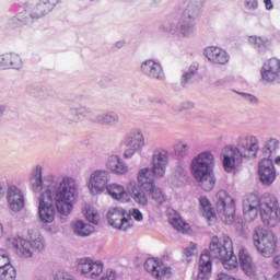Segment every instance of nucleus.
Listing matches in <instances>:
<instances>
[{"label": "nucleus", "mask_w": 280, "mask_h": 280, "mask_svg": "<svg viewBox=\"0 0 280 280\" xmlns=\"http://www.w3.org/2000/svg\"><path fill=\"white\" fill-rule=\"evenodd\" d=\"M46 189L38 198V215L46 224L56 220V209L61 215H69L78 200L79 185L73 177L63 176L59 182L54 175L44 177Z\"/></svg>", "instance_id": "nucleus-1"}, {"label": "nucleus", "mask_w": 280, "mask_h": 280, "mask_svg": "<svg viewBox=\"0 0 280 280\" xmlns=\"http://www.w3.org/2000/svg\"><path fill=\"white\" fill-rule=\"evenodd\" d=\"M212 259H220L225 270H235L237 260L233 256V241L224 235L221 238L213 236L210 243V250H205L199 259V275L197 280H209L207 275H211Z\"/></svg>", "instance_id": "nucleus-2"}, {"label": "nucleus", "mask_w": 280, "mask_h": 280, "mask_svg": "<svg viewBox=\"0 0 280 280\" xmlns=\"http://www.w3.org/2000/svg\"><path fill=\"white\" fill-rule=\"evenodd\" d=\"M243 213L247 222H253L260 213L261 222L273 229L280 222L279 199L275 195H265L259 201V197L249 195L243 200Z\"/></svg>", "instance_id": "nucleus-3"}, {"label": "nucleus", "mask_w": 280, "mask_h": 280, "mask_svg": "<svg viewBox=\"0 0 280 280\" xmlns=\"http://www.w3.org/2000/svg\"><path fill=\"white\" fill-rule=\"evenodd\" d=\"M259 152V138L253 133H243L237 138L236 147L228 145L222 150V165L229 174L235 172L245 161H252Z\"/></svg>", "instance_id": "nucleus-4"}, {"label": "nucleus", "mask_w": 280, "mask_h": 280, "mask_svg": "<svg viewBox=\"0 0 280 280\" xmlns=\"http://www.w3.org/2000/svg\"><path fill=\"white\" fill-rule=\"evenodd\" d=\"M205 0H187V5L182 14L178 23L168 22L163 24L161 32H167L173 36H182L183 38H189L192 34H196V19L200 16V10Z\"/></svg>", "instance_id": "nucleus-5"}, {"label": "nucleus", "mask_w": 280, "mask_h": 280, "mask_svg": "<svg viewBox=\"0 0 280 280\" xmlns=\"http://www.w3.org/2000/svg\"><path fill=\"white\" fill-rule=\"evenodd\" d=\"M170 165V151L165 148H158L153 150L151 155V168L144 167L138 172L137 180L138 191H144L149 185H154V178H163Z\"/></svg>", "instance_id": "nucleus-6"}, {"label": "nucleus", "mask_w": 280, "mask_h": 280, "mask_svg": "<svg viewBox=\"0 0 280 280\" xmlns=\"http://www.w3.org/2000/svg\"><path fill=\"white\" fill-rule=\"evenodd\" d=\"M213 167H215V156L211 151L197 154L190 162L191 174L203 191H211L215 187Z\"/></svg>", "instance_id": "nucleus-7"}, {"label": "nucleus", "mask_w": 280, "mask_h": 280, "mask_svg": "<svg viewBox=\"0 0 280 280\" xmlns=\"http://www.w3.org/2000/svg\"><path fill=\"white\" fill-rule=\"evenodd\" d=\"M127 189L130 191L135 202L142 205V207H147L148 198L153 200L154 205H158V207L167 202V196H165V192H163V190L155 184L149 185L144 190L139 191V188H137V182H129Z\"/></svg>", "instance_id": "nucleus-8"}, {"label": "nucleus", "mask_w": 280, "mask_h": 280, "mask_svg": "<svg viewBox=\"0 0 280 280\" xmlns=\"http://www.w3.org/2000/svg\"><path fill=\"white\" fill-rule=\"evenodd\" d=\"M253 242L261 257L270 258L277 253V237L272 232L261 226L254 229Z\"/></svg>", "instance_id": "nucleus-9"}, {"label": "nucleus", "mask_w": 280, "mask_h": 280, "mask_svg": "<svg viewBox=\"0 0 280 280\" xmlns=\"http://www.w3.org/2000/svg\"><path fill=\"white\" fill-rule=\"evenodd\" d=\"M217 211L225 224H232L235 220V199L229 196L226 190H220L215 196Z\"/></svg>", "instance_id": "nucleus-10"}, {"label": "nucleus", "mask_w": 280, "mask_h": 280, "mask_svg": "<svg viewBox=\"0 0 280 280\" xmlns=\"http://www.w3.org/2000/svg\"><path fill=\"white\" fill-rule=\"evenodd\" d=\"M124 159H132L133 154L145 148V136L141 129H133L125 135Z\"/></svg>", "instance_id": "nucleus-11"}, {"label": "nucleus", "mask_w": 280, "mask_h": 280, "mask_svg": "<svg viewBox=\"0 0 280 280\" xmlns=\"http://www.w3.org/2000/svg\"><path fill=\"white\" fill-rule=\"evenodd\" d=\"M108 224L118 231H130L135 226V221L130 218V214L119 207H115L107 212Z\"/></svg>", "instance_id": "nucleus-12"}, {"label": "nucleus", "mask_w": 280, "mask_h": 280, "mask_svg": "<svg viewBox=\"0 0 280 280\" xmlns=\"http://www.w3.org/2000/svg\"><path fill=\"white\" fill-rule=\"evenodd\" d=\"M110 180V173L106 170H96L90 175L88 189L92 196H100L104 194Z\"/></svg>", "instance_id": "nucleus-13"}, {"label": "nucleus", "mask_w": 280, "mask_h": 280, "mask_svg": "<svg viewBox=\"0 0 280 280\" xmlns=\"http://www.w3.org/2000/svg\"><path fill=\"white\" fill-rule=\"evenodd\" d=\"M77 270L86 279H97L104 272V264L100 260L94 261L89 257L77 260Z\"/></svg>", "instance_id": "nucleus-14"}, {"label": "nucleus", "mask_w": 280, "mask_h": 280, "mask_svg": "<svg viewBox=\"0 0 280 280\" xmlns=\"http://www.w3.org/2000/svg\"><path fill=\"white\" fill-rule=\"evenodd\" d=\"M258 175L260 183L266 187H270L275 180H277V168H275V162L270 158H264L258 163Z\"/></svg>", "instance_id": "nucleus-15"}, {"label": "nucleus", "mask_w": 280, "mask_h": 280, "mask_svg": "<svg viewBox=\"0 0 280 280\" xmlns=\"http://www.w3.org/2000/svg\"><path fill=\"white\" fill-rule=\"evenodd\" d=\"M260 73L265 82H269V84H280V60L271 58L265 61Z\"/></svg>", "instance_id": "nucleus-16"}, {"label": "nucleus", "mask_w": 280, "mask_h": 280, "mask_svg": "<svg viewBox=\"0 0 280 280\" xmlns=\"http://www.w3.org/2000/svg\"><path fill=\"white\" fill-rule=\"evenodd\" d=\"M7 202L9 209L15 213L25 208V195L19 187L11 185L7 190Z\"/></svg>", "instance_id": "nucleus-17"}, {"label": "nucleus", "mask_w": 280, "mask_h": 280, "mask_svg": "<svg viewBox=\"0 0 280 280\" xmlns=\"http://www.w3.org/2000/svg\"><path fill=\"white\" fill-rule=\"evenodd\" d=\"M144 270L159 280L163 279V277H172V268L163 266V261L155 258L145 260Z\"/></svg>", "instance_id": "nucleus-18"}, {"label": "nucleus", "mask_w": 280, "mask_h": 280, "mask_svg": "<svg viewBox=\"0 0 280 280\" xmlns=\"http://www.w3.org/2000/svg\"><path fill=\"white\" fill-rule=\"evenodd\" d=\"M140 69L143 75H147V78H150L151 80H165V72L163 71V67L161 63L152 59L143 61L140 66Z\"/></svg>", "instance_id": "nucleus-19"}, {"label": "nucleus", "mask_w": 280, "mask_h": 280, "mask_svg": "<svg viewBox=\"0 0 280 280\" xmlns=\"http://www.w3.org/2000/svg\"><path fill=\"white\" fill-rule=\"evenodd\" d=\"M11 244L20 257H23L24 259L34 257V248H32V243L23 240L21 236L11 238Z\"/></svg>", "instance_id": "nucleus-20"}, {"label": "nucleus", "mask_w": 280, "mask_h": 280, "mask_svg": "<svg viewBox=\"0 0 280 280\" xmlns=\"http://www.w3.org/2000/svg\"><path fill=\"white\" fill-rule=\"evenodd\" d=\"M205 56L214 65H226L229 62V54L220 47L210 46L206 48Z\"/></svg>", "instance_id": "nucleus-21"}, {"label": "nucleus", "mask_w": 280, "mask_h": 280, "mask_svg": "<svg viewBox=\"0 0 280 280\" xmlns=\"http://www.w3.org/2000/svg\"><path fill=\"white\" fill-rule=\"evenodd\" d=\"M58 3V0H42L32 11V14H28V19L34 21V19H43L45 14H49Z\"/></svg>", "instance_id": "nucleus-22"}, {"label": "nucleus", "mask_w": 280, "mask_h": 280, "mask_svg": "<svg viewBox=\"0 0 280 280\" xmlns=\"http://www.w3.org/2000/svg\"><path fill=\"white\" fill-rule=\"evenodd\" d=\"M105 165L107 170H110L113 174H117L118 176H124L129 172L128 165L125 164L119 155H109Z\"/></svg>", "instance_id": "nucleus-23"}, {"label": "nucleus", "mask_w": 280, "mask_h": 280, "mask_svg": "<svg viewBox=\"0 0 280 280\" xmlns=\"http://www.w3.org/2000/svg\"><path fill=\"white\" fill-rule=\"evenodd\" d=\"M238 257L243 272H245L247 277L255 276V270L257 269V267L255 266V262H253V257H250L248 250L241 249L238 253Z\"/></svg>", "instance_id": "nucleus-24"}, {"label": "nucleus", "mask_w": 280, "mask_h": 280, "mask_svg": "<svg viewBox=\"0 0 280 280\" xmlns=\"http://www.w3.org/2000/svg\"><path fill=\"white\" fill-rule=\"evenodd\" d=\"M30 185L35 194H40V191H43V187H45V183L43 180V166L37 165L32 170L30 175Z\"/></svg>", "instance_id": "nucleus-25"}, {"label": "nucleus", "mask_w": 280, "mask_h": 280, "mask_svg": "<svg viewBox=\"0 0 280 280\" xmlns=\"http://www.w3.org/2000/svg\"><path fill=\"white\" fill-rule=\"evenodd\" d=\"M105 191H107L114 200H118V202H128V192L122 185L109 184Z\"/></svg>", "instance_id": "nucleus-26"}, {"label": "nucleus", "mask_w": 280, "mask_h": 280, "mask_svg": "<svg viewBox=\"0 0 280 280\" xmlns=\"http://www.w3.org/2000/svg\"><path fill=\"white\" fill-rule=\"evenodd\" d=\"M92 122L100 126H117L119 124V115L114 112L98 114L92 119Z\"/></svg>", "instance_id": "nucleus-27"}, {"label": "nucleus", "mask_w": 280, "mask_h": 280, "mask_svg": "<svg viewBox=\"0 0 280 280\" xmlns=\"http://www.w3.org/2000/svg\"><path fill=\"white\" fill-rule=\"evenodd\" d=\"M173 150L177 159H189L191 156V142L178 140L174 143Z\"/></svg>", "instance_id": "nucleus-28"}, {"label": "nucleus", "mask_w": 280, "mask_h": 280, "mask_svg": "<svg viewBox=\"0 0 280 280\" xmlns=\"http://www.w3.org/2000/svg\"><path fill=\"white\" fill-rule=\"evenodd\" d=\"M89 115H91V109L86 106L71 107L68 112V119L72 124H78L82 117H89Z\"/></svg>", "instance_id": "nucleus-29"}, {"label": "nucleus", "mask_w": 280, "mask_h": 280, "mask_svg": "<svg viewBox=\"0 0 280 280\" xmlns=\"http://www.w3.org/2000/svg\"><path fill=\"white\" fill-rule=\"evenodd\" d=\"M199 205L201 207V213L206 220H208L209 224H213L215 222V212H213V208H211V202L206 197H201L199 199Z\"/></svg>", "instance_id": "nucleus-30"}, {"label": "nucleus", "mask_w": 280, "mask_h": 280, "mask_svg": "<svg viewBox=\"0 0 280 280\" xmlns=\"http://www.w3.org/2000/svg\"><path fill=\"white\" fill-rule=\"evenodd\" d=\"M168 222L179 233H187V231H189V224L183 221L180 215L176 212H174L173 214L170 212Z\"/></svg>", "instance_id": "nucleus-31"}, {"label": "nucleus", "mask_w": 280, "mask_h": 280, "mask_svg": "<svg viewBox=\"0 0 280 280\" xmlns=\"http://www.w3.org/2000/svg\"><path fill=\"white\" fill-rule=\"evenodd\" d=\"M28 23H32L30 13L21 12L16 16L11 18L8 21V27H11V30H15V27H23V25H27Z\"/></svg>", "instance_id": "nucleus-32"}, {"label": "nucleus", "mask_w": 280, "mask_h": 280, "mask_svg": "<svg viewBox=\"0 0 280 280\" xmlns=\"http://www.w3.org/2000/svg\"><path fill=\"white\" fill-rule=\"evenodd\" d=\"M279 145H280L279 139L269 138L262 148V154L265 159H272V156L277 154V150H279Z\"/></svg>", "instance_id": "nucleus-33"}, {"label": "nucleus", "mask_w": 280, "mask_h": 280, "mask_svg": "<svg viewBox=\"0 0 280 280\" xmlns=\"http://www.w3.org/2000/svg\"><path fill=\"white\" fill-rule=\"evenodd\" d=\"M73 231L74 235H78L79 237H89V235H91L95 229L91 224L85 223L82 220H78L74 223Z\"/></svg>", "instance_id": "nucleus-34"}, {"label": "nucleus", "mask_w": 280, "mask_h": 280, "mask_svg": "<svg viewBox=\"0 0 280 280\" xmlns=\"http://www.w3.org/2000/svg\"><path fill=\"white\" fill-rule=\"evenodd\" d=\"M0 280H16V269L12 265L0 268Z\"/></svg>", "instance_id": "nucleus-35"}, {"label": "nucleus", "mask_w": 280, "mask_h": 280, "mask_svg": "<svg viewBox=\"0 0 280 280\" xmlns=\"http://www.w3.org/2000/svg\"><path fill=\"white\" fill-rule=\"evenodd\" d=\"M5 55L7 58L9 59L7 60L9 69H21V65H23V61L21 60V57L18 54L10 52Z\"/></svg>", "instance_id": "nucleus-36"}, {"label": "nucleus", "mask_w": 280, "mask_h": 280, "mask_svg": "<svg viewBox=\"0 0 280 280\" xmlns=\"http://www.w3.org/2000/svg\"><path fill=\"white\" fill-rule=\"evenodd\" d=\"M198 71V63H192L188 71H186L183 77H182V85L183 86H187V84L189 83V80H191V78H194V75H196Z\"/></svg>", "instance_id": "nucleus-37"}, {"label": "nucleus", "mask_w": 280, "mask_h": 280, "mask_svg": "<svg viewBox=\"0 0 280 280\" xmlns=\"http://www.w3.org/2000/svg\"><path fill=\"white\" fill-rule=\"evenodd\" d=\"M86 220L91 222L92 224H100V214L97 211L89 208L83 211Z\"/></svg>", "instance_id": "nucleus-38"}, {"label": "nucleus", "mask_w": 280, "mask_h": 280, "mask_svg": "<svg viewBox=\"0 0 280 280\" xmlns=\"http://www.w3.org/2000/svg\"><path fill=\"white\" fill-rule=\"evenodd\" d=\"M10 265V253L8 250L0 248V268H5Z\"/></svg>", "instance_id": "nucleus-39"}, {"label": "nucleus", "mask_w": 280, "mask_h": 280, "mask_svg": "<svg viewBox=\"0 0 280 280\" xmlns=\"http://www.w3.org/2000/svg\"><path fill=\"white\" fill-rule=\"evenodd\" d=\"M31 247L34 250H38V253H40V250H45V243L43 242V237H37L35 240H33L31 242Z\"/></svg>", "instance_id": "nucleus-40"}, {"label": "nucleus", "mask_w": 280, "mask_h": 280, "mask_svg": "<svg viewBox=\"0 0 280 280\" xmlns=\"http://www.w3.org/2000/svg\"><path fill=\"white\" fill-rule=\"evenodd\" d=\"M54 280H77L71 273L65 271H58L54 275Z\"/></svg>", "instance_id": "nucleus-41"}, {"label": "nucleus", "mask_w": 280, "mask_h": 280, "mask_svg": "<svg viewBox=\"0 0 280 280\" xmlns=\"http://www.w3.org/2000/svg\"><path fill=\"white\" fill-rule=\"evenodd\" d=\"M127 215H129V218H133L137 222H141L143 220V213H141L139 209L129 210Z\"/></svg>", "instance_id": "nucleus-42"}, {"label": "nucleus", "mask_w": 280, "mask_h": 280, "mask_svg": "<svg viewBox=\"0 0 280 280\" xmlns=\"http://www.w3.org/2000/svg\"><path fill=\"white\" fill-rule=\"evenodd\" d=\"M248 40L250 45H253V47H255L256 49H260V47H264L265 45L264 39H261V37L250 36Z\"/></svg>", "instance_id": "nucleus-43"}, {"label": "nucleus", "mask_w": 280, "mask_h": 280, "mask_svg": "<svg viewBox=\"0 0 280 280\" xmlns=\"http://www.w3.org/2000/svg\"><path fill=\"white\" fill-rule=\"evenodd\" d=\"M197 254H198V247L194 243H191L189 247H186L184 249V255L186 257H194V255H197Z\"/></svg>", "instance_id": "nucleus-44"}, {"label": "nucleus", "mask_w": 280, "mask_h": 280, "mask_svg": "<svg viewBox=\"0 0 280 280\" xmlns=\"http://www.w3.org/2000/svg\"><path fill=\"white\" fill-rule=\"evenodd\" d=\"M117 279V272L113 269H108L101 278V280H115Z\"/></svg>", "instance_id": "nucleus-45"}, {"label": "nucleus", "mask_w": 280, "mask_h": 280, "mask_svg": "<svg viewBox=\"0 0 280 280\" xmlns=\"http://www.w3.org/2000/svg\"><path fill=\"white\" fill-rule=\"evenodd\" d=\"M245 8L246 10H257V8H259V2L257 0H246Z\"/></svg>", "instance_id": "nucleus-46"}, {"label": "nucleus", "mask_w": 280, "mask_h": 280, "mask_svg": "<svg viewBox=\"0 0 280 280\" xmlns=\"http://www.w3.org/2000/svg\"><path fill=\"white\" fill-rule=\"evenodd\" d=\"M241 95H243L246 102H249V104H254V105L259 104V100L256 98V96L253 94L241 93Z\"/></svg>", "instance_id": "nucleus-47"}, {"label": "nucleus", "mask_w": 280, "mask_h": 280, "mask_svg": "<svg viewBox=\"0 0 280 280\" xmlns=\"http://www.w3.org/2000/svg\"><path fill=\"white\" fill-rule=\"evenodd\" d=\"M8 57L7 55H1L0 56V70H5V69H10L9 65H8Z\"/></svg>", "instance_id": "nucleus-48"}, {"label": "nucleus", "mask_w": 280, "mask_h": 280, "mask_svg": "<svg viewBox=\"0 0 280 280\" xmlns=\"http://www.w3.org/2000/svg\"><path fill=\"white\" fill-rule=\"evenodd\" d=\"M250 279H254V280H268L266 278V275H264L262 272H257V269H255L254 271V276H248Z\"/></svg>", "instance_id": "nucleus-49"}, {"label": "nucleus", "mask_w": 280, "mask_h": 280, "mask_svg": "<svg viewBox=\"0 0 280 280\" xmlns=\"http://www.w3.org/2000/svg\"><path fill=\"white\" fill-rule=\"evenodd\" d=\"M191 108H194V103L185 102V103H183L182 107L175 108V110H191Z\"/></svg>", "instance_id": "nucleus-50"}, {"label": "nucleus", "mask_w": 280, "mask_h": 280, "mask_svg": "<svg viewBox=\"0 0 280 280\" xmlns=\"http://www.w3.org/2000/svg\"><path fill=\"white\" fill-rule=\"evenodd\" d=\"M8 191V185L0 180V199L5 198V192Z\"/></svg>", "instance_id": "nucleus-51"}, {"label": "nucleus", "mask_w": 280, "mask_h": 280, "mask_svg": "<svg viewBox=\"0 0 280 280\" xmlns=\"http://www.w3.org/2000/svg\"><path fill=\"white\" fill-rule=\"evenodd\" d=\"M272 266L276 270H280V255H277L272 260Z\"/></svg>", "instance_id": "nucleus-52"}, {"label": "nucleus", "mask_w": 280, "mask_h": 280, "mask_svg": "<svg viewBox=\"0 0 280 280\" xmlns=\"http://www.w3.org/2000/svg\"><path fill=\"white\" fill-rule=\"evenodd\" d=\"M266 10H272L275 5L272 4V0H264Z\"/></svg>", "instance_id": "nucleus-53"}, {"label": "nucleus", "mask_w": 280, "mask_h": 280, "mask_svg": "<svg viewBox=\"0 0 280 280\" xmlns=\"http://www.w3.org/2000/svg\"><path fill=\"white\" fill-rule=\"evenodd\" d=\"M124 45H126V42H124V40L117 42V43L115 44V46L117 47V49H121V47H124Z\"/></svg>", "instance_id": "nucleus-54"}, {"label": "nucleus", "mask_w": 280, "mask_h": 280, "mask_svg": "<svg viewBox=\"0 0 280 280\" xmlns=\"http://www.w3.org/2000/svg\"><path fill=\"white\" fill-rule=\"evenodd\" d=\"M3 113H5V106L0 105V117H3Z\"/></svg>", "instance_id": "nucleus-55"}, {"label": "nucleus", "mask_w": 280, "mask_h": 280, "mask_svg": "<svg viewBox=\"0 0 280 280\" xmlns=\"http://www.w3.org/2000/svg\"><path fill=\"white\" fill-rule=\"evenodd\" d=\"M3 233H4L3 223L0 222V240H1V237H3Z\"/></svg>", "instance_id": "nucleus-56"}, {"label": "nucleus", "mask_w": 280, "mask_h": 280, "mask_svg": "<svg viewBox=\"0 0 280 280\" xmlns=\"http://www.w3.org/2000/svg\"><path fill=\"white\" fill-rule=\"evenodd\" d=\"M273 280H280V271L273 275Z\"/></svg>", "instance_id": "nucleus-57"}, {"label": "nucleus", "mask_w": 280, "mask_h": 280, "mask_svg": "<svg viewBox=\"0 0 280 280\" xmlns=\"http://www.w3.org/2000/svg\"><path fill=\"white\" fill-rule=\"evenodd\" d=\"M276 165H280V155L275 159Z\"/></svg>", "instance_id": "nucleus-58"}, {"label": "nucleus", "mask_w": 280, "mask_h": 280, "mask_svg": "<svg viewBox=\"0 0 280 280\" xmlns=\"http://www.w3.org/2000/svg\"><path fill=\"white\" fill-rule=\"evenodd\" d=\"M37 280H48V279L45 276H40Z\"/></svg>", "instance_id": "nucleus-59"}, {"label": "nucleus", "mask_w": 280, "mask_h": 280, "mask_svg": "<svg viewBox=\"0 0 280 280\" xmlns=\"http://www.w3.org/2000/svg\"><path fill=\"white\" fill-rule=\"evenodd\" d=\"M91 1H95V0H91Z\"/></svg>", "instance_id": "nucleus-60"}]
</instances>
